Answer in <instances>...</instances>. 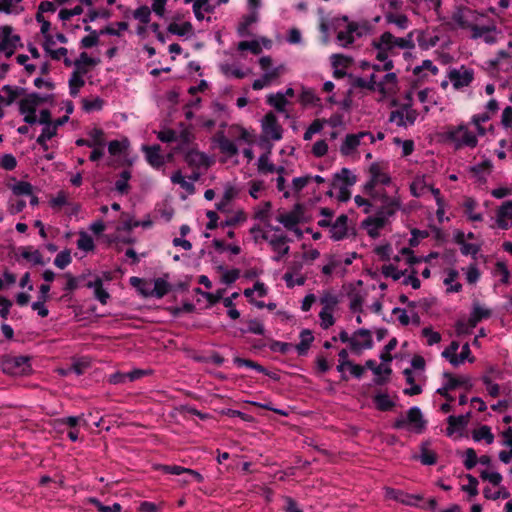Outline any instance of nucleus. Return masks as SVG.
<instances>
[{
	"label": "nucleus",
	"mask_w": 512,
	"mask_h": 512,
	"mask_svg": "<svg viewBox=\"0 0 512 512\" xmlns=\"http://www.w3.org/2000/svg\"><path fill=\"white\" fill-rule=\"evenodd\" d=\"M54 101L55 96L53 94L40 95L39 93L33 92L19 101V112L20 114L33 112V109L37 110L40 104L49 103L53 105Z\"/></svg>",
	"instance_id": "423d86ee"
},
{
	"label": "nucleus",
	"mask_w": 512,
	"mask_h": 512,
	"mask_svg": "<svg viewBox=\"0 0 512 512\" xmlns=\"http://www.w3.org/2000/svg\"><path fill=\"white\" fill-rule=\"evenodd\" d=\"M495 273L501 275V283H504V285H507V283H509L510 272L505 262H501V260H499L495 264Z\"/></svg>",
	"instance_id": "052dcab7"
},
{
	"label": "nucleus",
	"mask_w": 512,
	"mask_h": 512,
	"mask_svg": "<svg viewBox=\"0 0 512 512\" xmlns=\"http://www.w3.org/2000/svg\"><path fill=\"white\" fill-rule=\"evenodd\" d=\"M347 223H348V216L346 214H341L338 216L336 221L332 225L331 232V238L335 241H339L344 239L347 236Z\"/></svg>",
	"instance_id": "f3484780"
},
{
	"label": "nucleus",
	"mask_w": 512,
	"mask_h": 512,
	"mask_svg": "<svg viewBox=\"0 0 512 512\" xmlns=\"http://www.w3.org/2000/svg\"><path fill=\"white\" fill-rule=\"evenodd\" d=\"M465 214L469 217L472 221H481L483 220L482 214H474V209L477 206V201H475L472 197H467L463 203Z\"/></svg>",
	"instance_id": "c9c22d12"
},
{
	"label": "nucleus",
	"mask_w": 512,
	"mask_h": 512,
	"mask_svg": "<svg viewBox=\"0 0 512 512\" xmlns=\"http://www.w3.org/2000/svg\"><path fill=\"white\" fill-rule=\"evenodd\" d=\"M262 135L272 140H280L282 138L283 128L278 123V119L273 112H268L262 119Z\"/></svg>",
	"instance_id": "6e6552de"
},
{
	"label": "nucleus",
	"mask_w": 512,
	"mask_h": 512,
	"mask_svg": "<svg viewBox=\"0 0 512 512\" xmlns=\"http://www.w3.org/2000/svg\"><path fill=\"white\" fill-rule=\"evenodd\" d=\"M133 17L143 24H148L151 17V9L147 5H142L133 12Z\"/></svg>",
	"instance_id": "49530a36"
},
{
	"label": "nucleus",
	"mask_w": 512,
	"mask_h": 512,
	"mask_svg": "<svg viewBox=\"0 0 512 512\" xmlns=\"http://www.w3.org/2000/svg\"><path fill=\"white\" fill-rule=\"evenodd\" d=\"M234 363L238 366H246L252 369L257 370L258 372H266V368L259 363L251 360V359H245L241 357H235Z\"/></svg>",
	"instance_id": "6e6d98bb"
},
{
	"label": "nucleus",
	"mask_w": 512,
	"mask_h": 512,
	"mask_svg": "<svg viewBox=\"0 0 512 512\" xmlns=\"http://www.w3.org/2000/svg\"><path fill=\"white\" fill-rule=\"evenodd\" d=\"M443 376L447 379V382L443 384L441 388L436 390L438 394H446L447 390H454L459 388V386H465L467 389L471 388L470 379L468 378H457L451 374V372H443Z\"/></svg>",
	"instance_id": "f8f14e48"
},
{
	"label": "nucleus",
	"mask_w": 512,
	"mask_h": 512,
	"mask_svg": "<svg viewBox=\"0 0 512 512\" xmlns=\"http://www.w3.org/2000/svg\"><path fill=\"white\" fill-rule=\"evenodd\" d=\"M339 340L343 343L348 342L353 352L359 353L362 349H369L373 345L372 335L368 329H358L352 337H349L345 330L339 333Z\"/></svg>",
	"instance_id": "39448f33"
},
{
	"label": "nucleus",
	"mask_w": 512,
	"mask_h": 512,
	"mask_svg": "<svg viewBox=\"0 0 512 512\" xmlns=\"http://www.w3.org/2000/svg\"><path fill=\"white\" fill-rule=\"evenodd\" d=\"M364 136H369L373 140V136L369 132L348 134L340 147L341 154L345 156L350 155L360 145V139Z\"/></svg>",
	"instance_id": "2eb2a0df"
},
{
	"label": "nucleus",
	"mask_w": 512,
	"mask_h": 512,
	"mask_svg": "<svg viewBox=\"0 0 512 512\" xmlns=\"http://www.w3.org/2000/svg\"><path fill=\"white\" fill-rule=\"evenodd\" d=\"M267 103L273 106L278 112H284L285 106L288 103L286 97L282 93L270 94L267 97Z\"/></svg>",
	"instance_id": "2f4dec72"
},
{
	"label": "nucleus",
	"mask_w": 512,
	"mask_h": 512,
	"mask_svg": "<svg viewBox=\"0 0 512 512\" xmlns=\"http://www.w3.org/2000/svg\"><path fill=\"white\" fill-rule=\"evenodd\" d=\"M425 71H429L432 74H437L439 72V68L434 65L432 60L425 59V60L422 61L420 66L414 67V71L413 72H414L415 76L424 77V76H426L425 73H424Z\"/></svg>",
	"instance_id": "473e14b6"
},
{
	"label": "nucleus",
	"mask_w": 512,
	"mask_h": 512,
	"mask_svg": "<svg viewBox=\"0 0 512 512\" xmlns=\"http://www.w3.org/2000/svg\"><path fill=\"white\" fill-rule=\"evenodd\" d=\"M215 140L218 143L219 149L222 153L229 156H235L238 154L237 146L228 138L225 137L223 132H218L215 136Z\"/></svg>",
	"instance_id": "b1692460"
},
{
	"label": "nucleus",
	"mask_w": 512,
	"mask_h": 512,
	"mask_svg": "<svg viewBox=\"0 0 512 512\" xmlns=\"http://www.w3.org/2000/svg\"><path fill=\"white\" fill-rule=\"evenodd\" d=\"M9 188L16 196L32 195L33 192V186L25 181H18L14 185H9Z\"/></svg>",
	"instance_id": "58836bf2"
},
{
	"label": "nucleus",
	"mask_w": 512,
	"mask_h": 512,
	"mask_svg": "<svg viewBox=\"0 0 512 512\" xmlns=\"http://www.w3.org/2000/svg\"><path fill=\"white\" fill-rule=\"evenodd\" d=\"M466 459L463 461V464L466 469L471 470L475 467L478 459H477V452L474 448L470 447L466 449Z\"/></svg>",
	"instance_id": "69168bd1"
},
{
	"label": "nucleus",
	"mask_w": 512,
	"mask_h": 512,
	"mask_svg": "<svg viewBox=\"0 0 512 512\" xmlns=\"http://www.w3.org/2000/svg\"><path fill=\"white\" fill-rule=\"evenodd\" d=\"M57 135L55 128L44 127L42 129V133L36 139V142L43 148V150H48L47 140H50L54 136Z\"/></svg>",
	"instance_id": "79ce46f5"
},
{
	"label": "nucleus",
	"mask_w": 512,
	"mask_h": 512,
	"mask_svg": "<svg viewBox=\"0 0 512 512\" xmlns=\"http://www.w3.org/2000/svg\"><path fill=\"white\" fill-rule=\"evenodd\" d=\"M142 151L145 153L147 162L154 168H160L165 164L164 156L160 153L161 146L158 144L149 146L143 145Z\"/></svg>",
	"instance_id": "4468645a"
},
{
	"label": "nucleus",
	"mask_w": 512,
	"mask_h": 512,
	"mask_svg": "<svg viewBox=\"0 0 512 512\" xmlns=\"http://www.w3.org/2000/svg\"><path fill=\"white\" fill-rule=\"evenodd\" d=\"M85 286L94 289V296L101 304H107L110 294L103 288L101 277L97 276L94 281L87 282Z\"/></svg>",
	"instance_id": "412c9836"
},
{
	"label": "nucleus",
	"mask_w": 512,
	"mask_h": 512,
	"mask_svg": "<svg viewBox=\"0 0 512 512\" xmlns=\"http://www.w3.org/2000/svg\"><path fill=\"white\" fill-rule=\"evenodd\" d=\"M417 117V112L409 108L408 106H404L400 108V110L390 112L389 121L394 122L397 126H408L414 125Z\"/></svg>",
	"instance_id": "1a4fd4ad"
},
{
	"label": "nucleus",
	"mask_w": 512,
	"mask_h": 512,
	"mask_svg": "<svg viewBox=\"0 0 512 512\" xmlns=\"http://www.w3.org/2000/svg\"><path fill=\"white\" fill-rule=\"evenodd\" d=\"M334 178L343 181L347 186H352L357 181L356 176L351 174L348 168H342L339 173L335 174Z\"/></svg>",
	"instance_id": "8fccbe9b"
},
{
	"label": "nucleus",
	"mask_w": 512,
	"mask_h": 512,
	"mask_svg": "<svg viewBox=\"0 0 512 512\" xmlns=\"http://www.w3.org/2000/svg\"><path fill=\"white\" fill-rule=\"evenodd\" d=\"M320 302L323 305V310L334 311L335 307L339 303L338 297L329 291H325L320 298Z\"/></svg>",
	"instance_id": "4c0bfd02"
},
{
	"label": "nucleus",
	"mask_w": 512,
	"mask_h": 512,
	"mask_svg": "<svg viewBox=\"0 0 512 512\" xmlns=\"http://www.w3.org/2000/svg\"><path fill=\"white\" fill-rule=\"evenodd\" d=\"M152 225L151 220H145V221H133L132 219L125 220L121 226L117 227L118 231H131L133 228L142 226L144 228L150 227Z\"/></svg>",
	"instance_id": "c03bdc74"
},
{
	"label": "nucleus",
	"mask_w": 512,
	"mask_h": 512,
	"mask_svg": "<svg viewBox=\"0 0 512 512\" xmlns=\"http://www.w3.org/2000/svg\"><path fill=\"white\" fill-rule=\"evenodd\" d=\"M289 241H290V239L286 235H279V236L275 235L269 241L273 250L278 253L277 256L273 257L274 261H276V262L280 261L284 255L289 253V246H285V244Z\"/></svg>",
	"instance_id": "6ab92c4d"
},
{
	"label": "nucleus",
	"mask_w": 512,
	"mask_h": 512,
	"mask_svg": "<svg viewBox=\"0 0 512 512\" xmlns=\"http://www.w3.org/2000/svg\"><path fill=\"white\" fill-rule=\"evenodd\" d=\"M249 326L246 330H241L242 333H253L257 335H264L265 329L261 322L257 319H252L248 322Z\"/></svg>",
	"instance_id": "338daca9"
},
{
	"label": "nucleus",
	"mask_w": 512,
	"mask_h": 512,
	"mask_svg": "<svg viewBox=\"0 0 512 512\" xmlns=\"http://www.w3.org/2000/svg\"><path fill=\"white\" fill-rule=\"evenodd\" d=\"M380 363L376 365L374 360H367L363 367L372 370L375 374L372 382L363 386V395L371 399L379 411H384V392L381 386L384 384V349L379 354Z\"/></svg>",
	"instance_id": "f257e3e1"
},
{
	"label": "nucleus",
	"mask_w": 512,
	"mask_h": 512,
	"mask_svg": "<svg viewBox=\"0 0 512 512\" xmlns=\"http://www.w3.org/2000/svg\"><path fill=\"white\" fill-rule=\"evenodd\" d=\"M184 160L190 167L199 168L204 166L208 168L212 165V161L209 157L204 152H200L197 149L188 150L185 153Z\"/></svg>",
	"instance_id": "ddd939ff"
},
{
	"label": "nucleus",
	"mask_w": 512,
	"mask_h": 512,
	"mask_svg": "<svg viewBox=\"0 0 512 512\" xmlns=\"http://www.w3.org/2000/svg\"><path fill=\"white\" fill-rule=\"evenodd\" d=\"M79 236L80 237L77 241V247L85 252L94 251L95 245L92 237L88 235L85 231H81L79 233Z\"/></svg>",
	"instance_id": "e433bc0d"
},
{
	"label": "nucleus",
	"mask_w": 512,
	"mask_h": 512,
	"mask_svg": "<svg viewBox=\"0 0 512 512\" xmlns=\"http://www.w3.org/2000/svg\"><path fill=\"white\" fill-rule=\"evenodd\" d=\"M285 71L284 65H279L269 72H266L262 78L254 80L252 88L254 90H260L268 85L272 80L277 79L281 73Z\"/></svg>",
	"instance_id": "a211bd4d"
},
{
	"label": "nucleus",
	"mask_w": 512,
	"mask_h": 512,
	"mask_svg": "<svg viewBox=\"0 0 512 512\" xmlns=\"http://www.w3.org/2000/svg\"><path fill=\"white\" fill-rule=\"evenodd\" d=\"M300 101L304 105L308 104H318L320 102V98L315 95L312 89H303L300 95Z\"/></svg>",
	"instance_id": "13d9d810"
},
{
	"label": "nucleus",
	"mask_w": 512,
	"mask_h": 512,
	"mask_svg": "<svg viewBox=\"0 0 512 512\" xmlns=\"http://www.w3.org/2000/svg\"><path fill=\"white\" fill-rule=\"evenodd\" d=\"M369 172L371 174L370 180L364 186V193L375 198V187L378 183H384V175L382 166L379 162L372 163Z\"/></svg>",
	"instance_id": "9d476101"
},
{
	"label": "nucleus",
	"mask_w": 512,
	"mask_h": 512,
	"mask_svg": "<svg viewBox=\"0 0 512 512\" xmlns=\"http://www.w3.org/2000/svg\"><path fill=\"white\" fill-rule=\"evenodd\" d=\"M17 166V160L12 154H4L0 160V167L4 170L11 171Z\"/></svg>",
	"instance_id": "774afa93"
},
{
	"label": "nucleus",
	"mask_w": 512,
	"mask_h": 512,
	"mask_svg": "<svg viewBox=\"0 0 512 512\" xmlns=\"http://www.w3.org/2000/svg\"><path fill=\"white\" fill-rule=\"evenodd\" d=\"M171 290V284L163 278H157L154 280L153 289H140V294L144 297H156L160 299L167 295Z\"/></svg>",
	"instance_id": "9b49d317"
},
{
	"label": "nucleus",
	"mask_w": 512,
	"mask_h": 512,
	"mask_svg": "<svg viewBox=\"0 0 512 512\" xmlns=\"http://www.w3.org/2000/svg\"><path fill=\"white\" fill-rule=\"evenodd\" d=\"M473 439L476 442H480L483 439L488 444H491L494 442L495 436L488 425H481L480 428L474 429Z\"/></svg>",
	"instance_id": "c85d7f7f"
},
{
	"label": "nucleus",
	"mask_w": 512,
	"mask_h": 512,
	"mask_svg": "<svg viewBox=\"0 0 512 512\" xmlns=\"http://www.w3.org/2000/svg\"><path fill=\"white\" fill-rule=\"evenodd\" d=\"M506 219L512 220V201H504L497 211V223L499 228L508 229L509 223Z\"/></svg>",
	"instance_id": "4be33fe9"
},
{
	"label": "nucleus",
	"mask_w": 512,
	"mask_h": 512,
	"mask_svg": "<svg viewBox=\"0 0 512 512\" xmlns=\"http://www.w3.org/2000/svg\"><path fill=\"white\" fill-rule=\"evenodd\" d=\"M471 412H467L466 415H449L447 418L448 426L446 428L447 435H453L457 429H463L467 426Z\"/></svg>",
	"instance_id": "aec40b11"
},
{
	"label": "nucleus",
	"mask_w": 512,
	"mask_h": 512,
	"mask_svg": "<svg viewBox=\"0 0 512 512\" xmlns=\"http://www.w3.org/2000/svg\"><path fill=\"white\" fill-rule=\"evenodd\" d=\"M258 171L260 173H274L275 165L269 162V155L262 154L258 159Z\"/></svg>",
	"instance_id": "09e8293b"
},
{
	"label": "nucleus",
	"mask_w": 512,
	"mask_h": 512,
	"mask_svg": "<svg viewBox=\"0 0 512 512\" xmlns=\"http://www.w3.org/2000/svg\"><path fill=\"white\" fill-rule=\"evenodd\" d=\"M362 224L365 227L374 226L372 229L368 230V234L372 238L377 237L379 235L377 230L384 228V205L378 208L376 217H368Z\"/></svg>",
	"instance_id": "dca6fc26"
},
{
	"label": "nucleus",
	"mask_w": 512,
	"mask_h": 512,
	"mask_svg": "<svg viewBox=\"0 0 512 512\" xmlns=\"http://www.w3.org/2000/svg\"><path fill=\"white\" fill-rule=\"evenodd\" d=\"M103 105H104V100L100 97H96L93 100H89L87 98L82 99V106H83V110L85 112L101 110L103 108Z\"/></svg>",
	"instance_id": "37998d69"
},
{
	"label": "nucleus",
	"mask_w": 512,
	"mask_h": 512,
	"mask_svg": "<svg viewBox=\"0 0 512 512\" xmlns=\"http://www.w3.org/2000/svg\"><path fill=\"white\" fill-rule=\"evenodd\" d=\"M99 32L91 31V34L83 37L80 41L81 48H92L99 44Z\"/></svg>",
	"instance_id": "864d4df0"
},
{
	"label": "nucleus",
	"mask_w": 512,
	"mask_h": 512,
	"mask_svg": "<svg viewBox=\"0 0 512 512\" xmlns=\"http://www.w3.org/2000/svg\"><path fill=\"white\" fill-rule=\"evenodd\" d=\"M461 130H464V124L452 126V128L446 130V139L455 143L456 148L457 144L461 141Z\"/></svg>",
	"instance_id": "3c124183"
},
{
	"label": "nucleus",
	"mask_w": 512,
	"mask_h": 512,
	"mask_svg": "<svg viewBox=\"0 0 512 512\" xmlns=\"http://www.w3.org/2000/svg\"><path fill=\"white\" fill-rule=\"evenodd\" d=\"M85 85V81L78 72H73L69 80L70 94L72 97H76L79 93V89Z\"/></svg>",
	"instance_id": "a19ab883"
},
{
	"label": "nucleus",
	"mask_w": 512,
	"mask_h": 512,
	"mask_svg": "<svg viewBox=\"0 0 512 512\" xmlns=\"http://www.w3.org/2000/svg\"><path fill=\"white\" fill-rule=\"evenodd\" d=\"M1 370L3 373L8 375H25L31 371L29 356H17L13 357L10 355H4L0 357Z\"/></svg>",
	"instance_id": "20e7f679"
},
{
	"label": "nucleus",
	"mask_w": 512,
	"mask_h": 512,
	"mask_svg": "<svg viewBox=\"0 0 512 512\" xmlns=\"http://www.w3.org/2000/svg\"><path fill=\"white\" fill-rule=\"evenodd\" d=\"M246 220V214L244 211H238L233 217L225 220V221H222L220 223V227L222 228H225V227H233V226H236L238 223L240 222H243Z\"/></svg>",
	"instance_id": "0e129e2a"
},
{
	"label": "nucleus",
	"mask_w": 512,
	"mask_h": 512,
	"mask_svg": "<svg viewBox=\"0 0 512 512\" xmlns=\"http://www.w3.org/2000/svg\"><path fill=\"white\" fill-rule=\"evenodd\" d=\"M258 21L257 11H252L250 14L244 15L242 21L239 23L237 32L240 36H250L251 33L248 31V27Z\"/></svg>",
	"instance_id": "bb28decb"
},
{
	"label": "nucleus",
	"mask_w": 512,
	"mask_h": 512,
	"mask_svg": "<svg viewBox=\"0 0 512 512\" xmlns=\"http://www.w3.org/2000/svg\"><path fill=\"white\" fill-rule=\"evenodd\" d=\"M99 17L104 18V19H109L111 17V12L107 9H103L101 11L91 9L88 11L86 17L83 19V22L84 23L92 22Z\"/></svg>",
	"instance_id": "5fc2aeb1"
},
{
	"label": "nucleus",
	"mask_w": 512,
	"mask_h": 512,
	"mask_svg": "<svg viewBox=\"0 0 512 512\" xmlns=\"http://www.w3.org/2000/svg\"><path fill=\"white\" fill-rule=\"evenodd\" d=\"M21 256L28 261H32L34 265H44L43 256L39 250L29 252L23 249Z\"/></svg>",
	"instance_id": "e2e57ef3"
},
{
	"label": "nucleus",
	"mask_w": 512,
	"mask_h": 512,
	"mask_svg": "<svg viewBox=\"0 0 512 512\" xmlns=\"http://www.w3.org/2000/svg\"><path fill=\"white\" fill-rule=\"evenodd\" d=\"M167 30L171 34L185 36L187 34L193 33V25L188 21L184 22L182 25H178L177 23L173 22L168 25Z\"/></svg>",
	"instance_id": "7c9ffc66"
},
{
	"label": "nucleus",
	"mask_w": 512,
	"mask_h": 512,
	"mask_svg": "<svg viewBox=\"0 0 512 512\" xmlns=\"http://www.w3.org/2000/svg\"><path fill=\"white\" fill-rule=\"evenodd\" d=\"M419 459L423 465H434L437 462V454L429 450L427 443H422Z\"/></svg>",
	"instance_id": "f704fd0d"
},
{
	"label": "nucleus",
	"mask_w": 512,
	"mask_h": 512,
	"mask_svg": "<svg viewBox=\"0 0 512 512\" xmlns=\"http://www.w3.org/2000/svg\"><path fill=\"white\" fill-rule=\"evenodd\" d=\"M426 425L423 412L418 406L411 407L406 416L400 415L393 423L395 429H404L410 426L416 433H423Z\"/></svg>",
	"instance_id": "7ed1b4c3"
},
{
	"label": "nucleus",
	"mask_w": 512,
	"mask_h": 512,
	"mask_svg": "<svg viewBox=\"0 0 512 512\" xmlns=\"http://www.w3.org/2000/svg\"><path fill=\"white\" fill-rule=\"evenodd\" d=\"M301 341L295 345V348L300 356H304L308 353V350L314 341L313 333L310 329H303L300 332Z\"/></svg>",
	"instance_id": "393cba45"
},
{
	"label": "nucleus",
	"mask_w": 512,
	"mask_h": 512,
	"mask_svg": "<svg viewBox=\"0 0 512 512\" xmlns=\"http://www.w3.org/2000/svg\"><path fill=\"white\" fill-rule=\"evenodd\" d=\"M398 46L401 49H411V47H414V42L411 38V35L409 37H395L391 34V32H386V49H391V47Z\"/></svg>",
	"instance_id": "5701e85b"
},
{
	"label": "nucleus",
	"mask_w": 512,
	"mask_h": 512,
	"mask_svg": "<svg viewBox=\"0 0 512 512\" xmlns=\"http://www.w3.org/2000/svg\"><path fill=\"white\" fill-rule=\"evenodd\" d=\"M173 509L166 502L160 501L158 504L144 501L140 504L138 512H156L158 510Z\"/></svg>",
	"instance_id": "ea45409f"
},
{
	"label": "nucleus",
	"mask_w": 512,
	"mask_h": 512,
	"mask_svg": "<svg viewBox=\"0 0 512 512\" xmlns=\"http://www.w3.org/2000/svg\"><path fill=\"white\" fill-rule=\"evenodd\" d=\"M386 499H394L402 502L403 504L414 506L418 509H436L435 498L426 500L423 498V496L404 494V492L395 491L393 488L389 487H386Z\"/></svg>",
	"instance_id": "f03ea898"
},
{
	"label": "nucleus",
	"mask_w": 512,
	"mask_h": 512,
	"mask_svg": "<svg viewBox=\"0 0 512 512\" xmlns=\"http://www.w3.org/2000/svg\"><path fill=\"white\" fill-rule=\"evenodd\" d=\"M182 128L181 132L178 134V140L183 145H189L195 139L194 134L191 132L190 127H186L184 123L179 124Z\"/></svg>",
	"instance_id": "4d7b16f0"
},
{
	"label": "nucleus",
	"mask_w": 512,
	"mask_h": 512,
	"mask_svg": "<svg viewBox=\"0 0 512 512\" xmlns=\"http://www.w3.org/2000/svg\"><path fill=\"white\" fill-rule=\"evenodd\" d=\"M277 221L284 225L287 229H293L299 223V218H296L291 212L286 214H280L277 217Z\"/></svg>",
	"instance_id": "603ef678"
},
{
	"label": "nucleus",
	"mask_w": 512,
	"mask_h": 512,
	"mask_svg": "<svg viewBox=\"0 0 512 512\" xmlns=\"http://www.w3.org/2000/svg\"><path fill=\"white\" fill-rule=\"evenodd\" d=\"M386 22L395 24L399 29H406L409 27V19L405 14L387 13Z\"/></svg>",
	"instance_id": "72a5a7b5"
},
{
	"label": "nucleus",
	"mask_w": 512,
	"mask_h": 512,
	"mask_svg": "<svg viewBox=\"0 0 512 512\" xmlns=\"http://www.w3.org/2000/svg\"><path fill=\"white\" fill-rule=\"evenodd\" d=\"M423 336L427 339L428 345H434L440 342L442 336L439 332L433 331L432 327H424L422 330Z\"/></svg>",
	"instance_id": "680f3d73"
},
{
	"label": "nucleus",
	"mask_w": 512,
	"mask_h": 512,
	"mask_svg": "<svg viewBox=\"0 0 512 512\" xmlns=\"http://www.w3.org/2000/svg\"><path fill=\"white\" fill-rule=\"evenodd\" d=\"M404 374H405L407 383L410 385L409 388L404 389V394H406V395L421 394L423 391V388L421 385L415 383V378H414L412 369H405Z\"/></svg>",
	"instance_id": "c756f323"
},
{
	"label": "nucleus",
	"mask_w": 512,
	"mask_h": 512,
	"mask_svg": "<svg viewBox=\"0 0 512 512\" xmlns=\"http://www.w3.org/2000/svg\"><path fill=\"white\" fill-rule=\"evenodd\" d=\"M448 79L456 90L471 85L474 81V72L472 68L461 66L460 68H451L448 73Z\"/></svg>",
	"instance_id": "0eeeda50"
},
{
	"label": "nucleus",
	"mask_w": 512,
	"mask_h": 512,
	"mask_svg": "<svg viewBox=\"0 0 512 512\" xmlns=\"http://www.w3.org/2000/svg\"><path fill=\"white\" fill-rule=\"evenodd\" d=\"M238 50L239 51H246L249 50L254 55H259L262 52V47L260 46L259 42L256 40L252 41H241L238 43Z\"/></svg>",
	"instance_id": "a18cd8bd"
},
{
	"label": "nucleus",
	"mask_w": 512,
	"mask_h": 512,
	"mask_svg": "<svg viewBox=\"0 0 512 512\" xmlns=\"http://www.w3.org/2000/svg\"><path fill=\"white\" fill-rule=\"evenodd\" d=\"M478 139L472 131L468 128L467 125L463 124V130H461V140L457 144V148L461 147H470L475 148L477 147Z\"/></svg>",
	"instance_id": "cd10ccee"
},
{
	"label": "nucleus",
	"mask_w": 512,
	"mask_h": 512,
	"mask_svg": "<svg viewBox=\"0 0 512 512\" xmlns=\"http://www.w3.org/2000/svg\"><path fill=\"white\" fill-rule=\"evenodd\" d=\"M493 165L491 160H484L479 164L470 167V172L480 181L486 180V175L490 174Z\"/></svg>",
	"instance_id": "a878e982"
},
{
	"label": "nucleus",
	"mask_w": 512,
	"mask_h": 512,
	"mask_svg": "<svg viewBox=\"0 0 512 512\" xmlns=\"http://www.w3.org/2000/svg\"><path fill=\"white\" fill-rule=\"evenodd\" d=\"M71 263V251L70 249H65L61 251L56 258L54 259V264L59 269H64Z\"/></svg>",
	"instance_id": "de8ad7c7"
},
{
	"label": "nucleus",
	"mask_w": 512,
	"mask_h": 512,
	"mask_svg": "<svg viewBox=\"0 0 512 512\" xmlns=\"http://www.w3.org/2000/svg\"><path fill=\"white\" fill-rule=\"evenodd\" d=\"M323 129V120L315 119L304 133V140L308 141L312 138L313 134L319 133Z\"/></svg>",
	"instance_id": "bf43d9fd"
}]
</instances>
